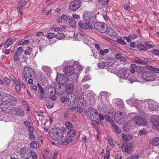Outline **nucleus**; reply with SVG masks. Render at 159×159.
I'll return each mask as SVG.
<instances>
[{"instance_id":"8fccbe9b","label":"nucleus","mask_w":159,"mask_h":159,"mask_svg":"<svg viewBox=\"0 0 159 159\" xmlns=\"http://www.w3.org/2000/svg\"><path fill=\"white\" fill-rule=\"evenodd\" d=\"M112 149L108 146H107V153L104 156L108 157H109V156H110V153H109V151L111 150Z\"/></svg>"},{"instance_id":"c85d7f7f","label":"nucleus","mask_w":159,"mask_h":159,"mask_svg":"<svg viewBox=\"0 0 159 159\" xmlns=\"http://www.w3.org/2000/svg\"><path fill=\"white\" fill-rule=\"evenodd\" d=\"M16 39L14 38L11 39V38H9L7 40L5 44L4 45V48H7L10 46L12 44L16 41Z\"/></svg>"},{"instance_id":"6e6552de","label":"nucleus","mask_w":159,"mask_h":159,"mask_svg":"<svg viewBox=\"0 0 159 159\" xmlns=\"http://www.w3.org/2000/svg\"><path fill=\"white\" fill-rule=\"evenodd\" d=\"M142 77L145 80L153 81L156 78V76L154 73L152 71L148 70L143 73Z\"/></svg>"},{"instance_id":"0eeeda50","label":"nucleus","mask_w":159,"mask_h":159,"mask_svg":"<svg viewBox=\"0 0 159 159\" xmlns=\"http://www.w3.org/2000/svg\"><path fill=\"white\" fill-rule=\"evenodd\" d=\"M44 93L48 95L49 98L53 101L56 100L55 94L56 93V89L52 86L46 87L44 91Z\"/></svg>"},{"instance_id":"6e6d98bb","label":"nucleus","mask_w":159,"mask_h":159,"mask_svg":"<svg viewBox=\"0 0 159 159\" xmlns=\"http://www.w3.org/2000/svg\"><path fill=\"white\" fill-rule=\"evenodd\" d=\"M139 157L137 154L133 155L128 157L126 159H137Z\"/></svg>"},{"instance_id":"bf43d9fd","label":"nucleus","mask_w":159,"mask_h":159,"mask_svg":"<svg viewBox=\"0 0 159 159\" xmlns=\"http://www.w3.org/2000/svg\"><path fill=\"white\" fill-rule=\"evenodd\" d=\"M16 89L17 93H18L20 90L21 88L19 83L16 84Z\"/></svg>"},{"instance_id":"603ef678","label":"nucleus","mask_w":159,"mask_h":159,"mask_svg":"<svg viewBox=\"0 0 159 159\" xmlns=\"http://www.w3.org/2000/svg\"><path fill=\"white\" fill-rule=\"evenodd\" d=\"M69 143V142L67 141H59L58 144L60 145H62L63 146H66Z\"/></svg>"},{"instance_id":"79ce46f5","label":"nucleus","mask_w":159,"mask_h":159,"mask_svg":"<svg viewBox=\"0 0 159 159\" xmlns=\"http://www.w3.org/2000/svg\"><path fill=\"white\" fill-rule=\"evenodd\" d=\"M137 48L141 50H146L147 48L142 44H138L136 45Z\"/></svg>"},{"instance_id":"423d86ee","label":"nucleus","mask_w":159,"mask_h":159,"mask_svg":"<svg viewBox=\"0 0 159 159\" xmlns=\"http://www.w3.org/2000/svg\"><path fill=\"white\" fill-rule=\"evenodd\" d=\"M19 154L21 157L24 159H28L31 156V151L25 147L20 148Z\"/></svg>"},{"instance_id":"f8f14e48","label":"nucleus","mask_w":159,"mask_h":159,"mask_svg":"<svg viewBox=\"0 0 159 159\" xmlns=\"http://www.w3.org/2000/svg\"><path fill=\"white\" fill-rule=\"evenodd\" d=\"M2 110L6 113H9L13 110L14 107H12L11 103L8 101H5L2 102L0 104Z\"/></svg>"},{"instance_id":"680f3d73","label":"nucleus","mask_w":159,"mask_h":159,"mask_svg":"<svg viewBox=\"0 0 159 159\" xmlns=\"http://www.w3.org/2000/svg\"><path fill=\"white\" fill-rule=\"evenodd\" d=\"M117 41L119 43L122 44L123 45H126V42L124 41V40L122 39L121 38L120 39H118L117 40Z\"/></svg>"},{"instance_id":"473e14b6","label":"nucleus","mask_w":159,"mask_h":159,"mask_svg":"<svg viewBox=\"0 0 159 159\" xmlns=\"http://www.w3.org/2000/svg\"><path fill=\"white\" fill-rule=\"evenodd\" d=\"M68 22L71 26L73 28H75L76 26V23L75 20L73 18H69L68 19Z\"/></svg>"},{"instance_id":"864d4df0","label":"nucleus","mask_w":159,"mask_h":159,"mask_svg":"<svg viewBox=\"0 0 159 159\" xmlns=\"http://www.w3.org/2000/svg\"><path fill=\"white\" fill-rule=\"evenodd\" d=\"M137 68V66L135 64H132L131 65L130 71L132 73H134L135 71V69Z\"/></svg>"},{"instance_id":"e2e57ef3","label":"nucleus","mask_w":159,"mask_h":159,"mask_svg":"<svg viewBox=\"0 0 159 159\" xmlns=\"http://www.w3.org/2000/svg\"><path fill=\"white\" fill-rule=\"evenodd\" d=\"M152 53L156 55H159V50L157 49H154L151 51Z\"/></svg>"},{"instance_id":"f3484780","label":"nucleus","mask_w":159,"mask_h":159,"mask_svg":"<svg viewBox=\"0 0 159 159\" xmlns=\"http://www.w3.org/2000/svg\"><path fill=\"white\" fill-rule=\"evenodd\" d=\"M75 96L73 93H70L66 97V104L69 106H71L75 103Z\"/></svg>"},{"instance_id":"20e7f679","label":"nucleus","mask_w":159,"mask_h":159,"mask_svg":"<svg viewBox=\"0 0 159 159\" xmlns=\"http://www.w3.org/2000/svg\"><path fill=\"white\" fill-rule=\"evenodd\" d=\"M129 70L126 68H121L119 71L118 77L119 81L120 82H124L127 80L129 76Z\"/></svg>"},{"instance_id":"58836bf2","label":"nucleus","mask_w":159,"mask_h":159,"mask_svg":"<svg viewBox=\"0 0 159 159\" xmlns=\"http://www.w3.org/2000/svg\"><path fill=\"white\" fill-rule=\"evenodd\" d=\"M76 134V131L74 129H72L67 133V135L70 137H74Z\"/></svg>"},{"instance_id":"774afa93","label":"nucleus","mask_w":159,"mask_h":159,"mask_svg":"<svg viewBox=\"0 0 159 159\" xmlns=\"http://www.w3.org/2000/svg\"><path fill=\"white\" fill-rule=\"evenodd\" d=\"M124 9L126 11H129L130 10V7L127 4H125L124 6Z\"/></svg>"},{"instance_id":"2eb2a0df","label":"nucleus","mask_w":159,"mask_h":159,"mask_svg":"<svg viewBox=\"0 0 159 159\" xmlns=\"http://www.w3.org/2000/svg\"><path fill=\"white\" fill-rule=\"evenodd\" d=\"M133 122L134 123L138 125H146V120L142 116H136L133 117Z\"/></svg>"},{"instance_id":"6ab92c4d","label":"nucleus","mask_w":159,"mask_h":159,"mask_svg":"<svg viewBox=\"0 0 159 159\" xmlns=\"http://www.w3.org/2000/svg\"><path fill=\"white\" fill-rule=\"evenodd\" d=\"M78 25L80 27L83 29L92 30L93 28V26H92L91 24L88 23L87 22L84 23L81 21L78 22Z\"/></svg>"},{"instance_id":"7ed1b4c3","label":"nucleus","mask_w":159,"mask_h":159,"mask_svg":"<svg viewBox=\"0 0 159 159\" xmlns=\"http://www.w3.org/2000/svg\"><path fill=\"white\" fill-rule=\"evenodd\" d=\"M23 80L27 81V79H33L35 77V74L34 71L31 68L29 67H26L24 69Z\"/></svg>"},{"instance_id":"c756f323","label":"nucleus","mask_w":159,"mask_h":159,"mask_svg":"<svg viewBox=\"0 0 159 159\" xmlns=\"http://www.w3.org/2000/svg\"><path fill=\"white\" fill-rule=\"evenodd\" d=\"M149 143L154 146H157L159 144V138H155L149 141Z\"/></svg>"},{"instance_id":"0e129e2a","label":"nucleus","mask_w":159,"mask_h":159,"mask_svg":"<svg viewBox=\"0 0 159 159\" xmlns=\"http://www.w3.org/2000/svg\"><path fill=\"white\" fill-rule=\"evenodd\" d=\"M122 155L121 153L116 154L115 157V159H122Z\"/></svg>"},{"instance_id":"e433bc0d","label":"nucleus","mask_w":159,"mask_h":159,"mask_svg":"<svg viewBox=\"0 0 159 159\" xmlns=\"http://www.w3.org/2000/svg\"><path fill=\"white\" fill-rule=\"evenodd\" d=\"M42 70L47 75H49L51 72L50 68L49 67L46 66H43Z\"/></svg>"},{"instance_id":"f704fd0d","label":"nucleus","mask_w":159,"mask_h":159,"mask_svg":"<svg viewBox=\"0 0 159 159\" xmlns=\"http://www.w3.org/2000/svg\"><path fill=\"white\" fill-rule=\"evenodd\" d=\"M132 125V122L131 121H129L126 122L124 125L123 129L125 131H128L131 127Z\"/></svg>"},{"instance_id":"9d476101","label":"nucleus","mask_w":159,"mask_h":159,"mask_svg":"<svg viewBox=\"0 0 159 159\" xmlns=\"http://www.w3.org/2000/svg\"><path fill=\"white\" fill-rule=\"evenodd\" d=\"M126 115L125 112L117 111L115 113L114 119L117 123L120 124L125 120Z\"/></svg>"},{"instance_id":"a211bd4d","label":"nucleus","mask_w":159,"mask_h":159,"mask_svg":"<svg viewBox=\"0 0 159 159\" xmlns=\"http://www.w3.org/2000/svg\"><path fill=\"white\" fill-rule=\"evenodd\" d=\"M101 96V100L103 103H106L108 100L110 93L107 92H102L100 93Z\"/></svg>"},{"instance_id":"b1692460","label":"nucleus","mask_w":159,"mask_h":159,"mask_svg":"<svg viewBox=\"0 0 159 159\" xmlns=\"http://www.w3.org/2000/svg\"><path fill=\"white\" fill-rule=\"evenodd\" d=\"M74 89V85L73 84L69 83L66 86V92L68 93H71Z\"/></svg>"},{"instance_id":"4be33fe9","label":"nucleus","mask_w":159,"mask_h":159,"mask_svg":"<svg viewBox=\"0 0 159 159\" xmlns=\"http://www.w3.org/2000/svg\"><path fill=\"white\" fill-rule=\"evenodd\" d=\"M64 72L68 76L75 73L74 69L72 66H67L64 68Z\"/></svg>"},{"instance_id":"1a4fd4ad","label":"nucleus","mask_w":159,"mask_h":159,"mask_svg":"<svg viewBox=\"0 0 159 159\" xmlns=\"http://www.w3.org/2000/svg\"><path fill=\"white\" fill-rule=\"evenodd\" d=\"M94 26L95 29L100 33H105L107 31L108 29L107 25L103 23L96 22L95 23Z\"/></svg>"},{"instance_id":"aec40b11","label":"nucleus","mask_w":159,"mask_h":159,"mask_svg":"<svg viewBox=\"0 0 159 159\" xmlns=\"http://www.w3.org/2000/svg\"><path fill=\"white\" fill-rule=\"evenodd\" d=\"M151 121L153 125L152 127L154 128V126L156 127H159V116H153L151 119Z\"/></svg>"},{"instance_id":"5701e85b","label":"nucleus","mask_w":159,"mask_h":159,"mask_svg":"<svg viewBox=\"0 0 159 159\" xmlns=\"http://www.w3.org/2000/svg\"><path fill=\"white\" fill-rule=\"evenodd\" d=\"M12 109L18 116H23L25 115V112L22 109L18 107H13Z\"/></svg>"},{"instance_id":"4d7b16f0","label":"nucleus","mask_w":159,"mask_h":159,"mask_svg":"<svg viewBox=\"0 0 159 159\" xmlns=\"http://www.w3.org/2000/svg\"><path fill=\"white\" fill-rule=\"evenodd\" d=\"M150 70H154L155 72L157 73H159V68H152V67L151 66H150L149 68H148Z\"/></svg>"},{"instance_id":"de8ad7c7","label":"nucleus","mask_w":159,"mask_h":159,"mask_svg":"<svg viewBox=\"0 0 159 159\" xmlns=\"http://www.w3.org/2000/svg\"><path fill=\"white\" fill-rule=\"evenodd\" d=\"M28 3L27 1H25L21 3H19L17 4L18 7L19 8H21L22 7L25 6Z\"/></svg>"},{"instance_id":"ddd939ff","label":"nucleus","mask_w":159,"mask_h":159,"mask_svg":"<svg viewBox=\"0 0 159 159\" xmlns=\"http://www.w3.org/2000/svg\"><path fill=\"white\" fill-rule=\"evenodd\" d=\"M81 5L80 0H73L69 3V7L70 10L75 11L78 10Z\"/></svg>"},{"instance_id":"49530a36","label":"nucleus","mask_w":159,"mask_h":159,"mask_svg":"<svg viewBox=\"0 0 159 159\" xmlns=\"http://www.w3.org/2000/svg\"><path fill=\"white\" fill-rule=\"evenodd\" d=\"M139 135L141 136L145 135L147 134L146 130L144 129H142L139 130Z\"/></svg>"},{"instance_id":"338daca9","label":"nucleus","mask_w":159,"mask_h":159,"mask_svg":"<svg viewBox=\"0 0 159 159\" xmlns=\"http://www.w3.org/2000/svg\"><path fill=\"white\" fill-rule=\"evenodd\" d=\"M31 156H32L33 159H37V155L36 153L34 152L31 151Z\"/></svg>"},{"instance_id":"7c9ffc66","label":"nucleus","mask_w":159,"mask_h":159,"mask_svg":"<svg viewBox=\"0 0 159 159\" xmlns=\"http://www.w3.org/2000/svg\"><path fill=\"white\" fill-rule=\"evenodd\" d=\"M108 141V144L107 146H109L112 149L115 146V142L113 139L111 138H107Z\"/></svg>"},{"instance_id":"5fc2aeb1","label":"nucleus","mask_w":159,"mask_h":159,"mask_svg":"<svg viewBox=\"0 0 159 159\" xmlns=\"http://www.w3.org/2000/svg\"><path fill=\"white\" fill-rule=\"evenodd\" d=\"M41 38H39V37H37V36H35V37H34L32 38V41L36 43H39L40 39Z\"/></svg>"},{"instance_id":"13d9d810","label":"nucleus","mask_w":159,"mask_h":159,"mask_svg":"<svg viewBox=\"0 0 159 159\" xmlns=\"http://www.w3.org/2000/svg\"><path fill=\"white\" fill-rule=\"evenodd\" d=\"M29 41L28 40H26L21 41L19 43V44L20 45H21L24 44H27L29 43Z\"/></svg>"},{"instance_id":"2f4dec72","label":"nucleus","mask_w":159,"mask_h":159,"mask_svg":"<svg viewBox=\"0 0 159 159\" xmlns=\"http://www.w3.org/2000/svg\"><path fill=\"white\" fill-rule=\"evenodd\" d=\"M105 62L107 64V66H112L115 62V61L112 57H106L105 59Z\"/></svg>"},{"instance_id":"052dcab7","label":"nucleus","mask_w":159,"mask_h":159,"mask_svg":"<svg viewBox=\"0 0 159 159\" xmlns=\"http://www.w3.org/2000/svg\"><path fill=\"white\" fill-rule=\"evenodd\" d=\"M29 138L31 140H34L35 139V137L34 135L32 133L29 134Z\"/></svg>"},{"instance_id":"39448f33","label":"nucleus","mask_w":159,"mask_h":159,"mask_svg":"<svg viewBox=\"0 0 159 159\" xmlns=\"http://www.w3.org/2000/svg\"><path fill=\"white\" fill-rule=\"evenodd\" d=\"M83 19L85 22L93 25V23L95 21V17L94 14L90 12H85L83 15Z\"/></svg>"},{"instance_id":"a19ab883","label":"nucleus","mask_w":159,"mask_h":159,"mask_svg":"<svg viewBox=\"0 0 159 159\" xmlns=\"http://www.w3.org/2000/svg\"><path fill=\"white\" fill-rule=\"evenodd\" d=\"M135 62L136 63L146 64L147 62L142 61L141 59L138 57H135Z\"/></svg>"},{"instance_id":"09e8293b","label":"nucleus","mask_w":159,"mask_h":159,"mask_svg":"<svg viewBox=\"0 0 159 159\" xmlns=\"http://www.w3.org/2000/svg\"><path fill=\"white\" fill-rule=\"evenodd\" d=\"M65 125L68 129H71L73 128V126L71 123L66 122L65 123Z\"/></svg>"},{"instance_id":"9b49d317","label":"nucleus","mask_w":159,"mask_h":159,"mask_svg":"<svg viewBox=\"0 0 159 159\" xmlns=\"http://www.w3.org/2000/svg\"><path fill=\"white\" fill-rule=\"evenodd\" d=\"M86 114L88 117L90 119H92L93 117V119L97 118L98 112L96 109L93 107H89L87 109Z\"/></svg>"},{"instance_id":"4c0bfd02","label":"nucleus","mask_w":159,"mask_h":159,"mask_svg":"<svg viewBox=\"0 0 159 159\" xmlns=\"http://www.w3.org/2000/svg\"><path fill=\"white\" fill-rule=\"evenodd\" d=\"M111 126L115 129V131L118 134H120L121 132V130L119 129V127L117 125L112 123L111 124Z\"/></svg>"},{"instance_id":"c03bdc74","label":"nucleus","mask_w":159,"mask_h":159,"mask_svg":"<svg viewBox=\"0 0 159 159\" xmlns=\"http://www.w3.org/2000/svg\"><path fill=\"white\" fill-rule=\"evenodd\" d=\"M46 36L49 39H50L56 37V34L52 33H49L46 35Z\"/></svg>"},{"instance_id":"72a5a7b5","label":"nucleus","mask_w":159,"mask_h":159,"mask_svg":"<svg viewBox=\"0 0 159 159\" xmlns=\"http://www.w3.org/2000/svg\"><path fill=\"white\" fill-rule=\"evenodd\" d=\"M108 31L107 32V34L111 36H115L117 35V33L116 31L111 28H108Z\"/></svg>"},{"instance_id":"c9c22d12","label":"nucleus","mask_w":159,"mask_h":159,"mask_svg":"<svg viewBox=\"0 0 159 159\" xmlns=\"http://www.w3.org/2000/svg\"><path fill=\"white\" fill-rule=\"evenodd\" d=\"M106 66L107 65H106L105 61L104 62L102 61H99L98 64V67L100 69H104Z\"/></svg>"},{"instance_id":"f257e3e1","label":"nucleus","mask_w":159,"mask_h":159,"mask_svg":"<svg viewBox=\"0 0 159 159\" xmlns=\"http://www.w3.org/2000/svg\"><path fill=\"white\" fill-rule=\"evenodd\" d=\"M66 129L64 128H53L49 132L50 138L55 141L61 140L64 137V133L66 132Z\"/></svg>"},{"instance_id":"a878e982","label":"nucleus","mask_w":159,"mask_h":159,"mask_svg":"<svg viewBox=\"0 0 159 159\" xmlns=\"http://www.w3.org/2000/svg\"><path fill=\"white\" fill-rule=\"evenodd\" d=\"M76 101H75V103H77V106H83L86 103V101L84 99V98L82 97H80L77 98L76 99Z\"/></svg>"},{"instance_id":"393cba45","label":"nucleus","mask_w":159,"mask_h":159,"mask_svg":"<svg viewBox=\"0 0 159 159\" xmlns=\"http://www.w3.org/2000/svg\"><path fill=\"white\" fill-rule=\"evenodd\" d=\"M122 138L124 142H126L131 140L133 138V136L130 134H122Z\"/></svg>"},{"instance_id":"412c9836","label":"nucleus","mask_w":159,"mask_h":159,"mask_svg":"<svg viewBox=\"0 0 159 159\" xmlns=\"http://www.w3.org/2000/svg\"><path fill=\"white\" fill-rule=\"evenodd\" d=\"M22 54V48L21 47H19L14 55V59L15 61H17L20 59V56Z\"/></svg>"},{"instance_id":"69168bd1","label":"nucleus","mask_w":159,"mask_h":159,"mask_svg":"<svg viewBox=\"0 0 159 159\" xmlns=\"http://www.w3.org/2000/svg\"><path fill=\"white\" fill-rule=\"evenodd\" d=\"M37 85L39 87V93L41 94H42L43 93V90L42 87L39 84H37Z\"/></svg>"},{"instance_id":"dca6fc26","label":"nucleus","mask_w":159,"mask_h":159,"mask_svg":"<svg viewBox=\"0 0 159 159\" xmlns=\"http://www.w3.org/2000/svg\"><path fill=\"white\" fill-rule=\"evenodd\" d=\"M127 103L131 106L135 107L138 109H141V105L143 103L142 100H138L134 98H131L126 100Z\"/></svg>"},{"instance_id":"bb28decb","label":"nucleus","mask_w":159,"mask_h":159,"mask_svg":"<svg viewBox=\"0 0 159 159\" xmlns=\"http://www.w3.org/2000/svg\"><path fill=\"white\" fill-rule=\"evenodd\" d=\"M78 76V74L77 73H75L71 74L70 75L68 76V79L69 80V81L74 82L76 81L77 80V79Z\"/></svg>"},{"instance_id":"3c124183","label":"nucleus","mask_w":159,"mask_h":159,"mask_svg":"<svg viewBox=\"0 0 159 159\" xmlns=\"http://www.w3.org/2000/svg\"><path fill=\"white\" fill-rule=\"evenodd\" d=\"M104 118L105 120H106L108 122H110L111 123V124L112 123H113V120L108 115H105L104 117Z\"/></svg>"},{"instance_id":"ea45409f","label":"nucleus","mask_w":159,"mask_h":159,"mask_svg":"<svg viewBox=\"0 0 159 159\" xmlns=\"http://www.w3.org/2000/svg\"><path fill=\"white\" fill-rule=\"evenodd\" d=\"M30 145L32 148H37L39 146L38 143L36 141H34L31 142L30 143Z\"/></svg>"},{"instance_id":"f03ea898","label":"nucleus","mask_w":159,"mask_h":159,"mask_svg":"<svg viewBox=\"0 0 159 159\" xmlns=\"http://www.w3.org/2000/svg\"><path fill=\"white\" fill-rule=\"evenodd\" d=\"M143 103L141 105V108L144 107L148 110V108L149 111H155L157 110L159 106V104L153 100L149 99L148 100H142Z\"/></svg>"},{"instance_id":"a18cd8bd","label":"nucleus","mask_w":159,"mask_h":159,"mask_svg":"<svg viewBox=\"0 0 159 159\" xmlns=\"http://www.w3.org/2000/svg\"><path fill=\"white\" fill-rule=\"evenodd\" d=\"M32 52V48H28L24 52V54L25 55H29Z\"/></svg>"},{"instance_id":"37998d69","label":"nucleus","mask_w":159,"mask_h":159,"mask_svg":"<svg viewBox=\"0 0 159 159\" xmlns=\"http://www.w3.org/2000/svg\"><path fill=\"white\" fill-rule=\"evenodd\" d=\"M65 37V35L62 33H58V34H56V37L57 39L60 40Z\"/></svg>"},{"instance_id":"4468645a","label":"nucleus","mask_w":159,"mask_h":159,"mask_svg":"<svg viewBox=\"0 0 159 159\" xmlns=\"http://www.w3.org/2000/svg\"><path fill=\"white\" fill-rule=\"evenodd\" d=\"M56 80L59 83L57 84V85L60 89L61 86L60 84H64L69 81L68 77H65L62 74H57Z\"/></svg>"},{"instance_id":"cd10ccee","label":"nucleus","mask_w":159,"mask_h":159,"mask_svg":"<svg viewBox=\"0 0 159 159\" xmlns=\"http://www.w3.org/2000/svg\"><path fill=\"white\" fill-rule=\"evenodd\" d=\"M133 145L131 143H129L125 147L123 148L122 151L129 153L133 149Z\"/></svg>"}]
</instances>
